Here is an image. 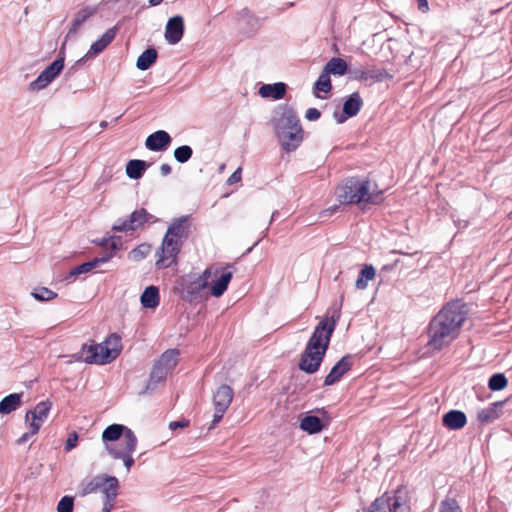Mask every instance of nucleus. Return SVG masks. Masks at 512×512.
<instances>
[{
    "label": "nucleus",
    "mask_w": 512,
    "mask_h": 512,
    "mask_svg": "<svg viewBox=\"0 0 512 512\" xmlns=\"http://www.w3.org/2000/svg\"><path fill=\"white\" fill-rule=\"evenodd\" d=\"M344 294L340 295V302L332 307L330 317L319 322L315 327L306 348L301 356L299 368L309 374L318 371L324 355L328 349L330 338L341 316Z\"/></svg>",
    "instance_id": "1"
},
{
    "label": "nucleus",
    "mask_w": 512,
    "mask_h": 512,
    "mask_svg": "<svg viewBox=\"0 0 512 512\" xmlns=\"http://www.w3.org/2000/svg\"><path fill=\"white\" fill-rule=\"evenodd\" d=\"M273 125L278 142L285 152H293L301 145L303 130L292 109H284L274 118Z\"/></svg>",
    "instance_id": "2"
},
{
    "label": "nucleus",
    "mask_w": 512,
    "mask_h": 512,
    "mask_svg": "<svg viewBox=\"0 0 512 512\" xmlns=\"http://www.w3.org/2000/svg\"><path fill=\"white\" fill-rule=\"evenodd\" d=\"M336 197L341 204L377 203L379 195L371 190V183L359 178H349L336 189Z\"/></svg>",
    "instance_id": "3"
},
{
    "label": "nucleus",
    "mask_w": 512,
    "mask_h": 512,
    "mask_svg": "<svg viewBox=\"0 0 512 512\" xmlns=\"http://www.w3.org/2000/svg\"><path fill=\"white\" fill-rule=\"evenodd\" d=\"M84 361L89 364L104 365L115 360L122 351V340L117 333L110 334L99 344L83 346Z\"/></svg>",
    "instance_id": "4"
},
{
    "label": "nucleus",
    "mask_w": 512,
    "mask_h": 512,
    "mask_svg": "<svg viewBox=\"0 0 512 512\" xmlns=\"http://www.w3.org/2000/svg\"><path fill=\"white\" fill-rule=\"evenodd\" d=\"M408 497L404 488H398L391 493H384L370 506L369 512H406Z\"/></svg>",
    "instance_id": "5"
},
{
    "label": "nucleus",
    "mask_w": 512,
    "mask_h": 512,
    "mask_svg": "<svg viewBox=\"0 0 512 512\" xmlns=\"http://www.w3.org/2000/svg\"><path fill=\"white\" fill-rule=\"evenodd\" d=\"M182 244V242L165 235L161 246L156 252V266L159 269H163L175 263Z\"/></svg>",
    "instance_id": "6"
},
{
    "label": "nucleus",
    "mask_w": 512,
    "mask_h": 512,
    "mask_svg": "<svg viewBox=\"0 0 512 512\" xmlns=\"http://www.w3.org/2000/svg\"><path fill=\"white\" fill-rule=\"evenodd\" d=\"M448 335V313L445 307L432 319L429 326V345L434 349H440Z\"/></svg>",
    "instance_id": "7"
},
{
    "label": "nucleus",
    "mask_w": 512,
    "mask_h": 512,
    "mask_svg": "<svg viewBox=\"0 0 512 512\" xmlns=\"http://www.w3.org/2000/svg\"><path fill=\"white\" fill-rule=\"evenodd\" d=\"M233 390L228 385H221L213 395L214 414L212 420L213 428L217 423L221 421L226 410L230 406L233 399Z\"/></svg>",
    "instance_id": "8"
},
{
    "label": "nucleus",
    "mask_w": 512,
    "mask_h": 512,
    "mask_svg": "<svg viewBox=\"0 0 512 512\" xmlns=\"http://www.w3.org/2000/svg\"><path fill=\"white\" fill-rule=\"evenodd\" d=\"M64 68V55L62 51L59 57L53 61L46 69H44L39 76L30 83L31 90H42L46 88L56 77L61 73Z\"/></svg>",
    "instance_id": "9"
},
{
    "label": "nucleus",
    "mask_w": 512,
    "mask_h": 512,
    "mask_svg": "<svg viewBox=\"0 0 512 512\" xmlns=\"http://www.w3.org/2000/svg\"><path fill=\"white\" fill-rule=\"evenodd\" d=\"M52 403L49 400L39 402L33 409L28 410L25 415V423L29 428H33L34 433H38L42 424L48 418Z\"/></svg>",
    "instance_id": "10"
},
{
    "label": "nucleus",
    "mask_w": 512,
    "mask_h": 512,
    "mask_svg": "<svg viewBox=\"0 0 512 512\" xmlns=\"http://www.w3.org/2000/svg\"><path fill=\"white\" fill-rule=\"evenodd\" d=\"M127 444L125 448H117L116 446H106L108 453L115 459H121L127 471L131 469L134 464V458L132 454L136 450L137 437L135 434H128Z\"/></svg>",
    "instance_id": "11"
},
{
    "label": "nucleus",
    "mask_w": 512,
    "mask_h": 512,
    "mask_svg": "<svg viewBox=\"0 0 512 512\" xmlns=\"http://www.w3.org/2000/svg\"><path fill=\"white\" fill-rule=\"evenodd\" d=\"M184 33V21L183 18L179 15L171 17L165 27V39L171 44L175 45L183 37Z\"/></svg>",
    "instance_id": "12"
},
{
    "label": "nucleus",
    "mask_w": 512,
    "mask_h": 512,
    "mask_svg": "<svg viewBox=\"0 0 512 512\" xmlns=\"http://www.w3.org/2000/svg\"><path fill=\"white\" fill-rule=\"evenodd\" d=\"M468 308L462 301L450 303V339L454 338L453 330L459 328L466 320Z\"/></svg>",
    "instance_id": "13"
},
{
    "label": "nucleus",
    "mask_w": 512,
    "mask_h": 512,
    "mask_svg": "<svg viewBox=\"0 0 512 512\" xmlns=\"http://www.w3.org/2000/svg\"><path fill=\"white\" fill-rule=\"evenodd\" d=\"M128 434H135L130 428L122 424H111L102 433L103 442H115L122 437V442L127 444Z\"/></svg>",
    "instance_id": "14"
},
{
    "label": "nucleus",
    "mask_w": 512,
    "mask_h": 512,
    "mask_svg": "<svg viewBox=\"0 0 512 512\" xmlns=\"http://www.w3.org/2000/svg\"><path fill=\"white\" fill-rule=\"evenodd\" d=\"M362 99L358 92L352 93L343 104V115L337 117L335 114L336 120L338 123L344 122L348 117H353L358 114L362 107Z\"/></svg>",
    "instance_id": "15"
},
{
    "label": "nucleus",
    "mask_w": 512,
    "mask_h": 512,
    "mask_svg": "<svg viewBox=\"0 0 512 512\" xmlns=\"http://www.w3.org/2000/svg\"><path fill=\"white\" fill-rule=\"evenodd\" d=\"M171 143V137L168 132L164 130H158L150 134L145 141V146L150 151H163Z\"/></svg>",
    "instance_id": "16"
},
{
    "label": "nucleus",
    "mask_w": 512,
    "mask_h": 512,
    "mask_svg": "<svg viewBox=\"0 0 512 512\" xmlns=\"http://www.w3.org/2000/svg\"><path fill=\"white\" fill-rule=\"evenodd\" d=\"M117 33V28L113 27L108 29L100 39L93 42L90 46L89 51L87 54L81 58L78 62H82L85 58H89L92 56H96L99 53H101L115 38Z\"/></svg>",
    "instance_id": "17"
},
{
    "label": "nucleus",
    "mask_w": 512,
    "mask_h": 512,
    "mask_svg": "<svg viewBox=\"0 0 512 512\" xmlns=\"http://www.w3.org/2000/svg\"><path fill=\"white\" fill-rule=\"evenodd\" d=\"M188 229V216H182L173 220V222L169 225L165 235L183 243L187 238Z\"/></svg>",
    "instance_id": "18"
},
{
    "label": "nucleus",
    "mask_w": 512,
    "mask_h": 512,
    "mask_svg": "<svg viewBox=\"0 0 512 512\" xmlns=\"http://www.w3.org/2000/svg\"><path fill=\"white\" fill-rule=\"evenodd\" d=\"M351 358L350 356L342 357L331 369L329 374L325 377L324 385L330 386L338 382L340 378L350 369Z\"/></svg>",
    "instance_id": "19"
},
{
    "label": "nucleus",
    "mask_w": 512,
    "mask_h": 512,
    "mask_svg": "<svg viewBox=\"0 0 512 512\" xmlns=\"http://www.w3.org/2000/svg\"><path fill=\"white\" fill-rule=\"evenodd\" d=\"M112 258H113L112 253H105L101 257H96V258L92 259L91 261H88L81 265H78L70 271L67 279L70 277L78 276L80 274L88 273V272L92 271L93 269H96L97 267H99L101 264L109 262Z\"/></svg>",
    "instance_id": "20"
},
{
    "label": "nucleus",
    "mask_w": 512,
    "mask_h": 512,
    "mask_svg": "<svg viewBox=\"0 0 512 512\" xmlns=\"http://www.w3.org/2000/svg\"><path fill=\"white\" fill-rule=\"evenodd\" d=\"M220 273L219 267H209L202 275L198 276L188 287V293L197 294L208 286V279L214 275L217 276Z\"/></svg>",
    "instance_id": "21"
},
{
    "label": "nucleus",
    "mask_w": 512,
    "mask_h": 512,
    "mask_svg": "<svg viewBox=\"0 0 512 512\" xmlns=\"http://www.w3.org/2000/svg\"><path fill=\"white\" fill-rule=\"evenodd\" d=\"M286 93V85L283 82L274 84H263L259 89V94L263 98L282 99Z\"/></svg>",
    "instance_id": "22"
},
{
    "label": "nucleus",
    "mask_w": 512,
    "mask_h": 512,
    "mask_svg": "<svg viewBox=\"0 0 512 512\" xmlns=\"http://www.w3.org/2000/svg\"><path fill=\"white\" fill-rule=\"evenodd\" d=\"M118 487L119 481L116 477L104 474L103 485L100 489L104 496V500L115 501L118 495Z\"/></svg>",
    "instance_id": "23"
},
{
    "label": "nucleus",
    "mask_w": 512,
    "mask_h": 512,
    "mask_svg": "<svg viewBox=\"0 0 512 512\" xmlns=\"http://www.w3.org/2000/svg\"><path fill=\"white\" fill-rule=\"evenodd\" d=\"M22 393H12L0 401V414L6 415L16 411L22 405Z\"/></svg>",
    "instance_id": "24"
},
{
    "label": "nucleus",
    "mask_w": 512,
    "mask_h": 512,
    "mask_svg": "<svg viewBox=\"0 0 512 512\" xmlns=\"http://www.w3.org/2000/svg\"><path fill=\"white\" fill-rule=\"evenodd\" d=\"M104 474L96 475L95 477L84 480L79 484V495L84 497L86 495L97 492L102 488Z\"/></svg>",
    "instance_id": "25"
},
{
    "label": "nucleus",
    "mask_w": 512,
    "mask_h": 512,
    "mask_svg": "<svg viewBox=\"0 0 512 512\" xmlns=\"http://www.w3.org/2000/svg\"><path fill=\"white\" fill-rule=\"evenodd\" d=\"M97 9L96 7H91V6H87L81 10H79L73 21H72V24H71V28L69 29V32H68V36L73 34V33H76L78 31V29L80 28V26L88 19L90 18L92 15H94L96 13Z\"/></svg>",
    "instance_id": "26"
},
{
    "label": "nucleus",
    "mask_w": 512,
    "mask_h": 512,
    "mask_svg": "<svg viewBox=\"0 0 512 512\" xmlns=\"http://www.w3.org/2000/svg\"><path fill=\"white\" fill-rule=\"evenodd\" d=\"M232 279V272L224 270L221 272L219 278L211 286V295L214 297H220L226 291L229 282Z\"/></svg>",
    "instance_id": "27"
},
{
    "label": "nucleus",
    "mask_w": 512,
    "mask_h": 512,
    "mask_svg": "<svg viewBox=\"0 0 512 512\" xmlns=\"http://www.w3.org/2000/svg\"><path fill=\"white\" fill-rule=\"evenodd\" d=\"M140 302L144 308H155L159 304V290L156 286H148L143 291Z\"/></svg>",
    "instance_id": "28"
},
{
    "label": "nucleus",
    "mask_w": 512,
    "mask_h": 512,
    "mask_svg": "<svg viewBox=\"0 0 512 512\" xmlns=\"http://www.w3.org/2000/svg\"><path fill=\"white\" fill-rule=\"evenodd\" d=\"M169 373L170 372L168 370L164 369L161 365H158L157 363H155L153 366V369L150 373V377L148 380L146 390L147 391L155 390L157 385L159 383H161L162 381H164Z\"/></svg>",
    "instance_id": "29"
},
{
    "label": "nucleus",
    "mask_w": 512,
    "mask_h": 512,
    "mask_svg": "<svg viewBox=\"0 0 512 512\" xmlns=\"http://www.w3.org/2000/svg\"><path fill=\"white\" fill-rule=\"evenodd\" d=\"M158 53L154 48H148L143 53L140 54L136 61V67L145 71L149 69L157 60Z\"/></svg>",
    "instance_id": "30"
},
{
    "label": "nucleus",
    "mask_w": 512,
    "mask_h": 512,
    "mask_svg": "<svg viewBox=\"0 0 512 512\" xmlns=\"http://www.w3.org/2000/svg\"><path fill=\"white\" fill-rule=\"evenodd\" d=\"M329 75H344L348 70L347 63L338 57L330 59L323 68Z\"/></svg>",
    "instance_id": "31"
},
{
    "label": "nucleus",
    "mask_w": 512,
    "mask_h": 512,
    "mask_svg": "<svg viewBox=\"0 0 512 512\" xmlns=\"http://www.w3.org/2000/svg\"><path fill=\"white\" fill-rule=\"evenodd\" d=\"M300 428L309 434H316L322 431L323 425L317 416L307 415L301 420Z\"/></svg>",
    "instance_id": "32"
},
{
    "label": "nucleus",
    "mask_w": 512,
    "mask_h": 512,
    "mask_svg": "<svg viewBox=\"0 0 512 512\" xmlns=\"http://www.w3.org/2000/svg\"><path fill=\"white\" fill-rule=\"evenodd\" d=\"M178 356V350L170 349L165 351L156 363L171 372L178 363Z\"/></svg>",
    "instance_id": "33"
},
{
    "label": "nucleus",
    "mask_w": 512,
    "mask_h": 512,
    "mask_svg": "<svg viewBox=\"0 0 512 512\" xmlns=\"http://www.w3.org/2000/svg\"><path fill=\"white\" fill-rule=\"evenodd\" d=\"M146 168V163L143 160H130L126 165V174L131 179H139L142 177Z\"/></svg>",
    "instance_id": "34"
},
{
    "label": "nucleus",
    "mask_w": 512,
    "mask_h": 512,
    "mask_svg": "<svg viewBox=\"0 0 512 512\" xmlns=\"http://www.w3.org/2000/svg\"><path fill=\"white\" fill-rule=\"evenodd\" d=\"M332 89L330 75L323 69L314 85L316 97L322 98L319 93H329Z\"/></svg>",
    "instance_id": "35"
},
{
    "label": "nucleus",
    "mask_w": 512,
    "mask_h": 512,
    "mask_svg": "<svg viewBox=\"0 0 512 512\" xmlns=\"http://www.w3.org/2000/svg\"><path fill=\"white\" fill-rule=\"evenodd\" d=\"M503 402L492 403L489 407L481 410L478 413V419L481 422H491L499 417V408H501Z\"/></svg>",
    "instance_id": "36"
},
{
    "label": "nucleus",
    "mask_w": 512,
    "mask_h": 512,
    "mask_svg": "<svg viewBox=\"0 0 512 512\" xmlns=\"http://www.w3.org/2000/svg\"><path fill=\"white\" fill-rule=\"evenodd\" d=\"M375 269L372 265H365L362 270L360 271V274L358 276V279L356 281V287L359 290H364L368 286V281L374 279L375 277Z\"/></svg>",
    "instance_id": "37"
},
{
    "label": "nucleus",
    "mask_w": 512,
    "mask_h": 512,
    "mask_svg": "<svg viewBox=\"0 0 512 512\" xmlns=\"http://www.w3.org/2000/svg\"><path fill=\"white\" fill-rule=\"evenodd\" d=\"M507 385L508 380L503 373L493 374L488 381V387L492 391H501L505 389Z\"/></svg>",
    "instance_id": "38"
},
{
    "label": "nucleus",
    "mask_w": 512,
    "mask_h": 512,
    "mask_svg": "<svg viewBox=\"0 0 512 512\" xmlns=\"http://www.w3.org/2000/svg\"><path fill=\"white\" fill-rule=\"evenodd\" d=\"M467 423L464 412L459 410H450V429H461Z\"/></svg>",
    "instance_id": "39"
},
{
    "label": "nucleus",
    "mask_w": 512,
    "mask_h": 512,
    "mask_svg": "<svg viewBox=\"0 0 512 512\" xmlns=\"http://www.w3.org/2000/svg\"><path fill=\"white\" fill-rule=\"evenodd\" d=\"M151 218V215L147 213L145 209H139L134 211L130 217V223L133 225L134 230L143 225Z\"/></svg>",
    "instance_id": "40"
},
{
    "label": "nucleus",
    "mask_w": 512,
    "mask_h": 512,
    "mask_svg": "<svg viewBox=\"0 0 512 512\" xmlns=\"http://www.w3.org/2000/svg\"><path fill=\"white\" fill-rule=\"evenodd\" d=\"M193 150L189 145H182L174 150V158L179 163H186L192 157Z\"/></svg>",
    "instance_id": "41"
},
{
    "label": "nucleus",
    "mask_w": 512,
    "mask_h": 512,
    "mask_svg": "<svg viewBox=\"0 0 512 512\" xmlns=\"http://www.w3.org/2000/svg\"><path fill=\"white\" fill-rule=\"evenodd\" d=\"M32 295L35 299L39 301H49L57 296L55 292L45 287L35 289Z\"/></svg>",
    "instance_id": "42"
},
{
    "label": "nucleus",
    "mask_w": 512,
    "mask_h": 512,
    "mask_svg": "<svg viewBox=\"0 0 512 512\" xmlns=\"http://www.w3.org/2000/svg\"><path fill=\"white\" fill-rule=\"evenodd\" d=\"M149 251H150L149 245L141 244L138 247L134 248L130 252V258L135 261H139V260L145 258L148 255Z\"/></svg>",
    "instance_id": "43"
},
{
    "label": "nucleus",
    "mask_w": 512,
    "mask_h": 512,
    "mask_svg": "<svg viewBox=\"0 0 512 512\" xmlns=\"http://www.w3.org/2000/svg\"><path fill=\"white\" fill-rule=\"evenodd\" d=\"M74 498L72 496H64L57 504V512H73Z\"/></svg>",
    "instance_id": "44"
},
{
    "label": "nucleus",
    "mask_w": 512,
    "mask_h": 512,
    "mask_svg": "<svg viewBox=\"0 0 512 512\" xmlns=\"http://www.w3.org/2000/svg\"><path fill=\"white\" fill-rule=\"evenodd\" d=\"M113 230L120 231V232H126V231H133V225L130 223L129 218L128 219H119L114 225Z\"/></svg>",
    "instance_id": "45"
},
{
    "label": "nucleus",
    "mask_w": 512,
    "mask_h": 512,
    "mask_svg": "<svg viewBox=\"0 0 512 512\" xmlns=\"http://www.w3.org/2000/svg\"><path fill=\"white\" fill-rule=\"evenodd\" d=\"M104 241L106 244H108L107 248L111 249L109 253H112L113 255L114 251L118 250L121 246V240L117 237L104 238Z\"/></svg>",
    "instance_id": "46"
},
{
    "label": "nucleus",
    "mask_w": 512,
    "mask_h": 512,
    "mask_svg": "<svg viewBox=\"0 0 512 512\" xmlns=\"http://www.w3.org/2000/svg\"><path fill=\"white\" fill-rule=\"evenodd\" d=\"M77 442L78 434L76 432L70 433L65 443V450L71 451L73 448L77 446Z\"/></svg>",
    "instance_id": "47"
},
{
    "label": "nucleus",
    "mask_w": 512,
    "mask_h": 512,
    "mask_svg": "<svg viewBox=\"0 0 512 512\" xmlns=\"http://www.w3.org/2000/svg\"><path fill=\"white\" fill-rule=\"evenodd\" d=\"M321 116V113L316 108H309L305 113V118L309 121L318 120Z\"/></svg>",
    "instance_id": "48"
},
{
    "label": "nucleus",
    "mask_w": 512,
    "mask_h": 512,
    "mask_svg": "<svg viewBox=\"0 0 512 512\" xmlns=\"http://www.w3.org/2000/svg\"><path fill=\"white\" fill-rule=\"evenodd\" d=\"M241 180V168L236 169L228 178V184H234Z\"/></svg>",
    "instance_id": "49"
},
{
    "label": "nucleus",
    "mask_w": 512,
    "mask_h": 512,
    "mask_svg": "<svg viewBox=\"0 0 512 512\" xmlns=\"http://www.w3.org/2000/svg\"><path fill=\"white\" fill-rule=\"evenodd\" d=\"M189 425V421L187 420H180V421H172L169 423V428L171 430H176L177 428H184Z\"/></svg>",
    "instance_id": "50"
},
{
    "label": "nucleus",
    "mask_w": 512,
    "mask_h": 512,
    "mask_svg": "<svg viewBox=\"0 0 512 512\" xmlns=\"http://www.w3.org/2000/svg\"><path fill=\"white\" fill-rule=\"evenodd\" d=\"M30 431L24 433L20 438L17 439V444L22 445L25 442H27L32 436L36 435L37 433L33 432V428H29Z\"/></svg>",
    "instance_id": "51"
},
{
    "label": "nucleus",
    "mask_w": 512,
    "mask_h": 512,
    "mask_svg": "<svg viewBox=\"0 0 512 512\" xmlns=\"http://www.w3.org/2000/svg\"><path fill=\"white\" fill-rule=\"evenodd\" d=\"M114 507V501L103 500L102 512H111Z\"/></svg>",
    "instance_id": "52"
},
{
    "label": "nucleus",
    "mask_w": 512,
    "mask_h": 512,
    "mask_svg": "<svg viewBox=\"0 0 512 512\" xmlns=\"http://www.w3.org/2000/svg\"><path fill=\"white\" fill-rule=\"evenodd\" d=\"M172 169H171V166L169 164H162L160 166V173L162 176H167L171 173Z\"/></svg>",
    "instance_id": "53"
},
{
    "label": "nucleus",
    "mask_w": 512,
    "mask_h": 512,
    "mask_svg": "<svg viewBox=\"0 0 512 512\" xmlns=\"http://www.w3.org/2000/svg\"><path fill=\"white\" fill-rule=\"evenodd\" d=\"M417 1V4H418V9L421 10L422 12H427L429 7H428V2L427 0H416Z\"/></svg>",
    "instance_id": "54"
},
{
    "label": "nucleus",
    "mask_w": 512,
    "mask_h": 512,
    "mask_svg": "<svg viewBox=\"0 0 512 512\" xmlns=\"http://www.w3.org/2000/svg\"><path fill=\"white\" fill-rule=\"evenodd\" d=\"M417 1V4H418V9L421 10L422 12H427L429 7H428V2L427 0H416Z\"/></svg>",
    "instance_id": "55"
},
{
    "label": "nucleus",
    "mask_w": 512,
    "mask_h": 512,
    "mask_svg": "<svg viewBox=\"0 0 512 512\" xmlns=\"http://www.w3.org/2000/svg\"><path fill=\"white\" fill-rule=\"evenodd\" d=\"M449 509L450 512H462L460 506L454 500H450Z\"/></svg>",
    "instance_id": "56"
},
{
    "label": "nucleus",
    "mask_w": 512,
    "mask_h": 512,
    "mask_svg": "<svg viewBox=\"0 0 512 512\" xmlns=\"http://www.w3.org/2000/svg\"><path fill=\"white\" fill-rule=\"evenodd\" d=\"M439 512H448V502H447V500H443L442 501Z\"/></svg>",
    "instance_id": "57"
},
{
    "label": "nucleus",
    "mask_w": 512,
    "mask_h": 512,
    "mask_svg": "<svg viewBox=\"0 0 512 512\" xmlns=\"http://www.w3.org/2000/svg\"><path fill=\"white\" fill-rule=\"evenodd\" d=\"M338 209V206L337 205H334L332 207H330L329 209L323 211L322 213L325 214V213H329V214H332L334 213L336 210Z\"/></svg>",
    "instance_id": "58"
},
{
    "label": "nucleus",
    "mask_w": 512,
    "mask_h": 512,
    "mask_svg": "<svg viewBox=\"0 0 512 512\" xmlns=\"http://www.w3.org/2000/svg\"><path fill=\"white\" fill-rule=\"evenodd\" d=\"M163 2V0H148L150 6H158Z\"/></svg>",
    "instance_id": "59"
},
{
    "label": "nucleus",
    "mask_w": 512,
    "mask_h": 512,
    "mask_svg": "<svg viewBox=\"0 0 512 512\" xmlns=\"http://www.w3.org/2000/svg\"><path fill=\"white\" fill-rule=\"evenodd\" d=\"M442 422H443V425L445 427H448V412H446L445 414H443L442 416Z\"/></svg>",
    "instance_id": "60"
},
{
    "label": "nucleus",
    "mask_w": 512,
    "mask_h": 512,
    "mask_svg": "<svg viewBox=\"0 0 512 512\" xmlns=\"http://www.w3.org/2000/svg\"><path fill=\"white\" fill-rule=\"evenodd\" d=\"M119 444L115 445L117 448H125V443L122 442V437L119 439Z\"/></svg>",
    "instance_id": "61"
},
{
    "label": "nucleus",
    "mask_w": 512,
    "mask_h": 512,
    "mask_svg": "<svg viewBox=\"0 0 512 512\" xmlns=\"http://www.w3.org/2000/svg\"><path fill=\"white\" fill-rule=\"evenodd\" d=\"M99 244L103 247H108V244L105 243L104 238L99 242Z\"/></svg>",
    "instance_id": "62"
},
{
    "label": "nucleus",
    "mask_w": 512,
    "mask_h": 512,
    "mask_svg": "<svg viewBox=\"0 0 512 512\" xmlns=\"http://www.w3.org/2000/svg\"><path fill=\"white\" fill-rule=\"evenodd\" d=\"M107 125H108V124H107V122H106V121H102V122L100 123V127H101V128H106V127H107Z\"/></svg>",
    "instance_id": "63"
},
{
    "label": "nucleus",
    "mask_w": 512,
    "mask_h": 512,
    "mask_svg": "<svg viewBox=\"0 0 512 512\" xmlns=\"http://www.w3.org/2000/svg\"><path fill=\"white\" fill-rule=\"evenodd\" d=\"M377 79H381L382 78V73H379L378 75L375 76Z\"/></svg>",
    "instance_id": "64"
}]
</instances>
